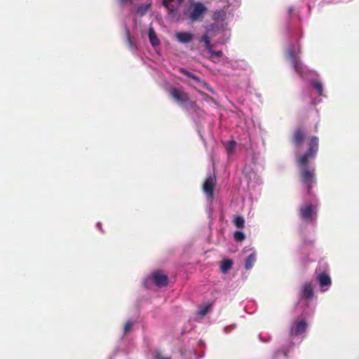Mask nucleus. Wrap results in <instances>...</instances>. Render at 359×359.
I'll list each match as a JSON object with an SVG mask.
<instances>
[{"mask_svg": "<svg viewBox=\"0 0 359 359\" xmlns=\"http://www.w3.org/2000/svg\"><path fill=\"white\" fill-rule=\"evenodd\" d=\"M205 47L210 53H211L214 50L212 48V46L210 44V43L205 45Z\"/></svg>", "mask_w": 359, "mask_h": 359, "instance_id": "33", "label": "nucleus"}, {"mask_svg": "<svg viewBox=\"0 0 359 359\" xmlns=\"http://www.w3.org/2000/svg\"><path fill=\"white\" fill-rule=\"evenodd\" d=\"M152 278L154 283L158 287L166 286L168 284V276L161 271L154 272Z\"/></svg>", "mask_w": 359, "mask_h": 359, "instance_id": "10", "label": "nucleus"}, {"mask_svg": "<svg viewBox=\"0 0 359 359\" xmlns=\"http://www.w3.org/2000/svg\"><path fill=\"white\" fill-rule=\"evenodd\" d=\"M217 183V179L215 175L208 176L203 184V190L209 198H212L214 195V188Z\"/></svg>", "mask_w": 359, "mask_h": 359, "instance_id": "7", "label": "nucleus"}, {"mask_svg": "<svg viewBox=\"0 0 359 359\" xmlns=\"http://www.w3.org/2000/svg\"><path fill=\"white\" fill-rule=\"evenodd\" d=\"M245 236L244 233L241 231H238L234 233V239L236 241L241 242L245 239Z\"/></svg>", "mask_w": 359, "mask_h": 359, "instance_id": "23", "label": "nucleus"}, {"mask_svg": "<svg viewBox=\"0 0 359 359\" xmlns=\"http://www.w3.org/2000/svg\"><path fill=\"white\" fill-rule=\"evenodd\" d=\"M197 92L203 97V100L205 101V102H215V99L208 95V94L205 93L204 92L200 90H196Z\"/></svg>", "mask_w": 359, "mask_h": 359, "instance_id": "22", "label": "nucleus"}, {"mask_svg": "<svg viewBox=\"0 0 359 359\" xmlns=\"http://www.w3.org/2000/svg\"><path fill=\"white\" fill-rule=\"evenodd\" d=\"M207 11L208 8L204 4L201 2L194 3L188 18L191 22L200 21L203 19Z\"/></svg>", "mask_w": 359, "mask_h": 359, "instance_id": "5", "label": "nucleus"}, {"mask_svg": "<svg viewBox=\"0 0 359 359\" xmlns=\"http://www.w3.org/2000/svg\"><path fill=\"white\" fill-rule=\"evenodd\" d=\"M151 6V1L141 4L138 5L136 8V13L137 14L140 15V16H143L146 15V13L148 12L149 9Z\"/></svg>", "mask_w": 359, "mask_h": 359, "instance_id": "15", "label": "nucleus"}, {"mask_svg": "<svg viewBox=\"0 0 359 359\" xmlns=\"http://www.w3.org/2000/svg\"><path fill=\"white\" fill-rule=\"evenodd\" d=\"M176 37L181 43H189L193 40L194 36L189 32H180L176 34Z\"/></svg>", "mask_w": 359, "mask_h": 359, "instance_id": "13", "label": "nucleus"}, {"mask_svg": "<svg viewBox=\"0 0 359 359\" xmlns=\"http://www.w3.org/2000/svg\"><path fill=\"white\" fill-rule=\"evenodd\" d=\"M134 0H118V2L121 5H126L128 4H132Z\"/></svg>", "mask_w": 359, "mask_h": 359, "instance_id": "31", "label": "nucleus"}, {"mask_svg": "<svg viewBox=\"0 0 359 359\" xmlns=\"http://www.w3.org/2000/svg\"><path fill=\"white\" fill-rule=\"evenodd\" d=\"M307 144L306 151L297 158V163L300 168L308 166L309 160L315 158L318 150V138L316 136L311 137Z\"/></svg>", "mask_w": 359, "mask_h": 359, "instance_id": "2", "label": "nucleus"}, {"mask_svg": "<svg viewBox=\"0 0 359 359\" xmlns=\"http://www.w3.org/2000/svg\"><path fill=\"white\" fill-rule=\"evenodd\" d=\"M179 72L184 75L187 76L189 78H191L196 81L197 83L201 84L203 87L206 88L208 90H209L212 93H215L214 89L205 81L201 80L198 76H196L195 74H192L189 71L187 70L184 68H180Z\"/></svg>", "mask_w": 359, "mask_h": 359, "instance_id": "9", "label": "nucleus"}, {"mask_svg": "<svg viewBox=\"0 0 359 359\" xmlns=\"http://www.w3.org/2000/svg\"><path fill=\"white\" fill-rule=\"evenodd\" d=\"M316 205L311 203H306L299 208V215L302 220L312 223L316 218Z\"/></svg>", "mask_w": 359, "mask_h": 359, "instance_id": "4", "label": "nucleus"}, {"mask_svg": "<svg viewBox=\"0 0 359 359\" xmlns=\"http://www.w3.org/2000/svg\"><path fill=\"white\" fill-rule=\"evenodd\" d=\"M223 55V53L222 51L221 50H217V51H215V50H213L211 53H210V59H213L214 57H221Z\"/></svg>", "mask_w": 359, "mask_h": 359, "instance_id": "26", "label": "nucleus"}, {"mask_svg": "<svg viewBox=\"0 0 359 359\" xmlns=\"http://www.w3.org/2000/svg\"><path fill=\"white\" fill-rule=\"evenodd\" d=\"M155 357L156 359H170V358L162 357L159 353H156Z\"/></svg>", "mask_w": 359, "mask_h": 359, "instance_id": "34", "label": "nucleus"}, {"mask_svg": "<svg viewBox=\"0 0 359 359\" xmlns=\"http://www.w3.org/2000/svg\"><path fill=\"white\" fill-rule=\"evenodd\" d=\"M149 38L152 46H158L160 43V41L158 39L154 28L152 27L149 29Z\"/></svg>", "mask_w": 359, "mask_h": 359, "instance_id": "16", "label": "nucleus"}, {"mask_svg": "<svg viewBox=\"0 0 359 359\" xmlns=\"http://www.w3.org/2000/svg\"><path fill=\"white\" fill-rule=\"evenodd\" d=\"M167 9H168L170 15H171L172 16H174L175 15L177 9L173 5L171 4L170 6V8H167Z\"/></svg>", "mask_w": 359, "mask_h": 359, "instance_id": "27", "label": "nucleus"}, {"mask_svg": "<svg viewBox=\"0 0 359 359\" xmlns=\"http://www.w3.org/2000/svg\"><path fill=\"white\" fill-rule=\"evenodd\" d=\"M172 1V0H163V5L166 8H170V6L171 5Z\"/></svg>", "mask_w": 359, "mask_h": 359, "instance_id": "30", "label": "nucleus"}, {"mask_svg": "<svg viewBox=\"0 0 359 359\" xmlns=\"http://www.w3.org/2000/svg\"><path fill=\"white\" fill-rule=\"evenodd\" d=\"M131 327H132V324L130 322H127L126 323V325L124 326V334H127L130 331Z\"/></svg>", "mask_w": 359, "mask_h": 359, "instance_id": "29", "label": "nucleus"}, {"mask_svg": "<svg viewBox=\"0 0 359 359\" xmlns=\"http://www.w3.org/2000/svg\"><path fill=\"white\" fill-rule=\"evenodd\" d=\"M255 261H256V255H255V253H251L250 255L248 256V257L245 259V268L247 270L250 269L253 266Z\"/></svg>", "mask_w": 359, "mask_h": 359, "instance_id": "18", "label": "nucleus"}, {"mask_svg": "<svg viewBox=\"0 0 359 359\" xmlns=\"http://www.w3.org/2000/svg\"><path fill=\"white\" fill-rule=\"evenodd\" d=\"M233 266V262L229 259H224L220 266V270L223 273H226Z\"/></svg>", "mask_w": 359, "mask_h": 359, "instance_id": "17", "label": "nucleus"}, {"mask_svg": "<svg viewBox=\"0 0 359 359\" xmlns=\"http://www.w3.org/2000/svg\"><path fill=\"white\" fill-rule=\"evenodd\" d=\"M287 56L290 58L293 67L295 70V72L300 76H302L304 72V67L299 60V58L296 55L293 48H290L287 50Z\"/></svg>", "mask_w": 359, "mask_h": 359, "instance_id": "6", "label": "nucleus"}, {"mask_svg": "<svg viewBox=\"0 0 359 359\" xmlns=\"http://www.w3.org/2000/svg\"><path fill=\"white\" fill-rule=\"evenodd\" d=\"M313 296V290L310 283H305L302 287V297L306 299H311Z\"/></svg>", "mask_w": 359, "mask_h": 359, "instance_id": "11", "label": "nucleus"}, {"mask_svg": "<svg viewBox=\"0 0 359 359\" xmlns=\"http://www.w3.org/2000/svg\"><path fill=\"white\" fill-rule=\"evenodd\" d=\"M302 182L306 185L308 194H310L312 184L315 182V169L309 166L300 168L299 171Z\"/></svg>", "mask_w": 359, "mask_h": 359, "instance_id": "3", "label": "nucleus"}, {"mask_svg": "<svg viewBox=\"0 0 359 359\" xmlns=\"http://www.w3.org/2000/svg\"><path fill=\"white\" fill-rule=\"evenodd\" d=\"M317 280L321 287H329L331 285V278L326 273H322L317 277Z\"/></svg>", "mask_w": 359, "mask_h": 359, "instance_id": "12", "label": "nucleus"}, {"mask_svg": "<svg viewBox=\"0 0 359 359\" xmlns=\"http://www.w3.org/2000/svg\"><path fill=\"white\" fill-rule=\"evenodd\" d=\"M205 47L210 53H211L214 50L212 48V46L210 44V43L205 45Z\"/></svg>", "mask_w": 359, "mask_h": 359, "instance_id": "32", "label": "nucleus"}, {"mask_svg": "<svg viewBox=\"0 0 359 359\" xmlns=\"http://www.w3.org/2000/svg\"><path fill=\"white\" fill-rule=\"evenodd\" d=\"M200 42H203L205 45L210 43V37L208 36V34L206 33L202 36V37L200 39Z\"/></svg>", "mask_w": 359, "mask_h": 359, "instance_id": "24", "label": "nucleus"}, {"mask_svg": "<svg viewBox=\"0 0 359 359\" xmlns=\"http://www.w3.org/2000/svg\"><path fill=\"white\" fill-rule=\"evenodd\" d=\"M306 327V323L304 320H300L296 323L292 332L295 335H299L305 332Z\"/></svg>", "mask_w": 359, "mask_h": 359, "instance_id": "14", "label": "nucleus"}, {"mask_svg": "<svg viewBox=\"0 0 359 359\" xmlns=\"http://www.w3.org/2000/svg\"><path fill=\"white\" fill-rule=\"evenodd\" d=\"M126 38H127V41H128V43L129 44V46L132 48L133 47V42H132V40H131V38H130V32L128 29H126Z\"/></svg>", "mask_w": 359, "mask_h": 359, "instance_id": "28", "label": "nucleus"}, {"mask_svg": "<svg viewBox=\"0 0 359 359\" xmlns=\"http://www.w3.org/2000/svg\"><path fill=\"white\" fill-rule=\"evenodd\" d=\"M235 147L236 142L234 140H230L225 144V148L229 154L233 152Z\"/></svg>", "mask_w": 359, "mask_h": 359, "instance_id": "21", "label": "nucleus"}, {"mask_svg": "<svg viewBox=\"0 0 359 359\" xmlns=\"http://www.w3.org/2000/svg\"><path fill=\"white\" fill-rule=\"evenodd\" d=\"M306 135V133L304 128L298 127L294 129L291 141L297 149H299L301 147L305 140Z\"/></svg>", "mask_w": 359, "mask_h": 359, "instance_id": "8", "label": "nucleus"}, {"mask_svg": "<svg viewBox=\"0 0 359 359\" xmlns=\"http://www.w3.org/2000/svg\"><path fill=\"white\" fill-rule=\"evenodd\" d=\"M209 311V306H205L201 308L198 311V314L201 316H204L207 314Z\"/></svg>", "mask_w": 359, "mask_h": 359, "instance_id": "25", "label": "nucleus"}, {"mask_svg": "<svg viewBox=\"0 0 359 359\" xmlns=\"http://www.w3.org/2000/svg\"><path fill=\"white\" fill-rule=\"evenodd\" d=\"M169 94L178 104L182 105L185 104L187 109H191L195 112L201 110L196 102L192 101L189 94L184 90L172 87L169 90Z\"/></svg>", "mask_w": 359, "mask_h": 359, "instance_id": "1", "label": "nucleus"}, {"mask_svg": "<svg viewBox=\"0 0 359 359\" xmlns=\"http://www.w3.org/2000/svg\"><path fill=\"white\" fill-rule=\"evenodd\" d=\"M312 86L317 90L319 95H323V85L319 81H313L311 82Z\"/></svg>", "mask_w": 359, "mask_h": 359, "instance_id": "20", "label": "nucleus"}, {"mask_svg": "<svg viewBox=\"0 0 359 359\" xmlns=\"http://www.w3.org/2000/svg\"><path fill=\"white\" fill-rule=\"evenodd\" d=\"M234 225L238 229H243L244 227L245 221L243 217L236 216L233 221Z\"/></svg>", "mask_w": 359, "mask_h": 359, "instance_id": "19", "label": "nucleus"}]
</instances>
